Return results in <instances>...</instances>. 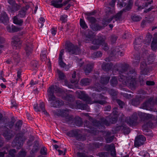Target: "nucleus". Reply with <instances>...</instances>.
<instances>
[{
	"label": "nucleus",
	"instance_id": "f257e3e1",
	"mask_svg": "<svg viewBox=\"0 0 157 157\" xmlns=\"http://www.w3.org/2000/svg\"><path fill=\"white\" fill-rule=\"evenodd\" d=\"M113 70L120 73L118 80L122 83L128 86L131 89H135L136 85V72L134 69L129 67L127 64H115Z\"/></svg>",
	"mask_w": 157,
	"mask_h": 157
},
{
	"label": "nucleus",
	"instance_id": "f03ea898",
	"mask_svg": "<svg viewBox=\"0 0 157 157\" xmlns=\"http://www.w3.org/2000/svg\"><path fill=\"white\" fill-rule=\"evenodd\" d=\"M109 122L104 117L101 118L100 121L94 120L92 123L88 121H86L84 124V127L89 128L88 130V132L95 135H97L99 131L97 130L98 128L101 129L99 131L103 132V130L105 128V125L108 126L110 125Z\"/></svg>",
	"mask_w": 157,
	"mask_h": 157
},
{
	"label": "nucleus",
	"instance_id": "7ed1b4c3",
	"mask_svg": "<svg viewBox=\"0 0 157 157\" xmlns=\"http://www.w3.org/2000/svg\"><path fill=\"white\" fill-rule=\"evenodd\" d=\"M2 114L0 113V128L2 130V134L7 140H10L13 136L14 135L12 133V131L9 129L7 127L12 128L14 122L12 121H9L7 118H3Z\"/></svg>",
	"mask_w": 157,
	"mask_h": 157
},
{
	"label": "nucleus",
	"instance_id": "20e7f679",
	"mask_svg": "<svg viewBox=\"0 0 157 157\" xmlns=\"http://www.w3.org/2000/svg\"><path fill=\"white\" fill-rule=\"evenodd\" d=\"M147 54L148 51L146 50L142 54L143 61L140 65L141 73L144 75H147L151 71L152 67L148 65L152 64L154 62L153 55L150 54L148 55Z\"/></svg>",
	"mask_w": 157,
	"mask_h": 157
},
{
	"label": "nucleus",
	"instance_id": "39448f33",
	"mask_svg": "<svg viewBox=\"0 0 157 157\" xmlns=\"http://www.w3.org/2000/svg\"><path fill=\"white\" fill-rule=\"evenodd\" d=\"M67 135L70 137H74L79 141H84L86 139L85 136L80 133L79 130L76 129L70 131L67 133Z\"/></svg>",
	"mask_w": 157,
	"mask_h": 157
},
{
	"label": "nucleus",
	"instance_id": "423d86ee",
	"mask_svg": "<svg viewBox=\"0 0 157 157\" xmlns=\"http://www.w3.org/2000/svg\"><path fill=\"white\" fill-rule=\"evenodd\" d=\"M65 49L66 52L70 55H77L79 52V47L77 45H75L71 42L66 43Z\"/></svg>",
	"mask_w": 157,
	"mask_h": 157
},
{
	"label": "nucleus",
	"instance_id": "0eeeda50",
	"mask_svg": "<svg viewBox=\"0 0 157 157\" xmlns=\"http://www.w3.org/2000/svg\"><path fill=\"white\" fill-rule=\"evenodd\" d=\"M23 136V133L17 134L12 142V145L13 147H15L17 146L21 147L25 140Z\"/></svg>",
	"mask_w": 157,
	"mask_h": 157
},
{
	"label": "nucleus",
	"instance_id": "6e6552de",
	"mask_svg": "<svg viewBox=\"0 0 157 157\" xmlns=\"http://www.w3.org/2000/svg\"><path fill=\"white\" fill-rule=\"evenodd\" d=\"M92 96L94 100L92 101H91L92 104L93 103H98L101 105H103L105 103L106 101L105 100H100V99L106 100L107 98L105 97L101 94H96L94 93L92 94Z\"/></svg>",
	"mask_w": 157,
	"mask_h": 157
},
{
	"label": "nucleus",
	"instance_id": "1a4fd4ad",
	"mask_svg": "<svg viewBox=\"0 0 157 157\" xmlns=\"http://www.w3.org/2000/svg\"><path fill=\"white\" fill-rule=\"evenodd\" d=\"M13 40L12 41V44L14 49H18L21 47L22 41L20 38L17 36H15L12 38Z\"/></svg>",
	"mask_w": 157,
	"mask_h": 157
},
{
	"label": "nucleus",
	"instance_id": "9d476101",
	"mask_svg": "<svg viewBox=\"0 0 157 157\" xmlns=\"http://www.w3.org/2000/svg\"><path fill=\"white\" fill-rule=\"evenodd\" d=\"M153 103V98L151 97L141 105V108L143 109L149 110L152 106Z\"/></svg>",
	"mask_w": 157,
	"mask_h": 157
},
{
	"label": "nucleus",
	"instance_id": "9b49d317",
	"mask_svg": "<svg viewBox=\"0 0 157 157\" xmlns=\"http://www.w3.org/2000/svg\"><path fill=\"white\" fill-rule=\"evenodd\" d=\"M146 140L145 137L143 135H139L137 136L134 141V145L135 147H138L143 144Z\"/></svg>",
	"mask_w": 157,
	"mask_h": 157
},
{
	"label": "nucleus",
	"instance_id": "f8f14e48",
	"mask_svg": "<svg viewBox=\"0 0 157 157\" xmlns=\"http://www.w3.org/2000/svg\"><path fill=\"white\" fill-rule=\"evenodd\" d=\"M105 150L111 152V155L112 156L115 157L116 156V153L115 147L113 144H106L104 146Z\"/></svg>",
	"mask_w": 157,
	"mask_h": 157
},
{
	"label": "nucleus",
	"instance_id": "ddd939ff",
	"mask_svg": "<svg viewBox=\"0 0 157 157\" xmlns=\"http://www.w3.org/2000/svg\"><path fill=\"white\" fill-rule=\"evenodd\" d=\"M78 98L83 101H86L87 103L91 104L92 103L91 98L87 94H85L84 91H82L79 94Z\"/></svg>",
	"mask_w": 157,
	"mask_h": 157
},
{
	"label": "nucleus",
	"instance_id": "4468645a",
	"mask_svg": "<svg viewBox=\"0 0 157 157\" xmlns=\"http://www.w3.org/2000/svg\"><path fill=\"white\" fill-rule=\"evenodd\" d=\"M21 7L20 5L15 3L11 5V6H8L7 7V10L9 13H13L18 10Z\"/></svg>",
	"mask_w": 157,
	"mask_h": 157
},
{
	"label": "nucleus",
	"instance_id": "2eb2a0df",
	"mask_svg": "<svg viewBox=\"0 0 157 157\" xmlns=\"http://www.w3.org/2000/svg\"><path fill=\"white\" fill-rule=\"evenodd\" d=\"M51 101L50 105L55 108H59L63 105V101L61 100H58L56 97L54 100L48 101Z\"/></svg>",
	"mask_w": 157,
	"mask_h": 157
},
{
	"label": "nucleus",
	"instance_id": "dca6fc26",
	"mask_svg": "<svg viewBox=\"0 0 157 157\" xmlns=\"http://www.w3.org/2000/svg\"><path fill=\"white\" fill-rule=\"evenodd\" d=\"M54 86L53 85L51 86L49 88L47 91L48 101L54 100L55 99V96L54 94Z\"/></svg>",
	"mask_w": 157,
	"mask_h": 157
},
{
	"label": "nucleus",
	"instance_id": "f3484780",
	"mask_svg": "<svg viewBox=\"0 0 157 157\" xmlns=\"http://www.w3.org/2000/svg\"><path fill=\"white\" fill-rule=\"evenodd\" d=\"M73 117L71 115H69L66 112L61 119L62 122L64 123H73Z\"/></svg>",
	"mask_w": 157,
	"mask_h": 157
},
{
	"label": "nucleus",
	"instance_id": "a211bd4d",
	"mask_svg": "<svg viewBox=\"0 0 157 157\" xmlns=\"http://www.w3.org/2000/svg\"><path fill=\"white\" fill-rule=\"evenodd\" d=\"M116 130L119 131L121 130V131L123 132L124 134L128 135L130 132V128L126 125L123 124L120 126H118L115 128Z\"/></svg>",
	"mask_w": 157,
	"mask_h": 157
},
{
	"label": "nucleus",
	"instance_id": "6ab92c4d",
	"mask_svg": "<svg viewBox=\"0 0 157 157\" xmlns=\"http://www.w3.org/2000/svg\"><path fill=\"white\" fill-rule=\"evenodd\" d=\"M153 126L154 124L151 121H147L142 126L143 130L144 132H147L149 128H153Z\"/></svg>",
	"mask_w": 157,
	"mask_h": 157
},
{
	"label": "nucleus",
	"instance_id": "aec40b11",
	"mask_svg": "<svg viewBox=\"0 0 157 157\" xmlns=\"http://www.w3.org/2000/svg\"><path fill=\"white\" fill-rule=\"evenodd\" d=\"M0 21L5 25L7 24L9 21V17L4 11H2L0 14Z\"/></svg>",
	"mask_w": 157,
	"mask_h": 157
},
{
	"label": "nucleus",
	"instance_id": "412c9836",
	"mask_svg": "<svg viewBox=\"0 0 157 157\" xmlns=\"http://www.w3.org/2000/svg\"><path fill=\"white\" fill-rule=\"evenodd\" d=\"M29 8V6H26L25 7H23L19 11L17 16L20 18L25 17V16L26 12Z\"/></svg>",
	"mask_w": 157,
	"mask_h": 157
},
{
	"label": "nucleus",
	"instance_id": "4be33fe9",
	"mask_svg": "<svg viewBox=\"0 0 157 157\" xmlns=\"http://www.w3.org/2000/svg\"><path fill=\"white\" fill-rule=\"evenodd\" d=\"M86 37V42H88L89 41H91L94 37V33L89 29L87 30L85 34Z\"/></svg>",
	"mask_w": 157,
	"mask_h": 157
},
{
	"label": "nucleus",
	"instance_id": "5701e85b",
	"mask_svg": "<svg viewBox=\"0 0 157 157\" xmlns=\"http://www.w3.org/2000/svg\"><path fill=\"white\" fill-rule=\"evenodd\" d=\"M62 2L63 0H52L51 2L50 5L55 8H60L62 7Z\"/></svg>",
	"mask_w": 157,
	"mask_h": 157
},
{
	"label": "nucleus",
	"instance_id": "b1692460",
	"mask_svg": "<svg viewBox=\"0 0 157 157\" xmlns=\"http://www.w3.org/2000/svg\"><path fill=\"white\" fill-rule=\"evenodd\" d=\"M106 118L109 120L110 124H112L115 123L117 120L118 115L110 114L106 117Z\"/></svg>",
	"mask_w": 157,
	"mask_h": 157
},
{
	"label": "nucleus",
	"instance_id": "393cba45",
	"mask_svg": "<svg viewBox=\"0 0 157 157\" xmlns=\"http://www.w3.org/2000/svg\"><path fill=\"white\" fill-rule=\"evenodd\" d=\"M76 106L77 108L82 110H85L87 109L88 106L86 104H83L79 101L78 100L76 102Z\"/></svg>",
	"mask_w": 157,
	"mask_h": 157
},
{
	"label": "nucleus",
	"instance_id": "a878e982",
	"mask_svg": "<svg viewBox=\"0 0 157 157\" xmlns=\"http://www.w3.org/2000/svg\"><path fill=\"white\" fill-rule=\"evenodd\" d=\"M63 93V95L62 96L63 99L69 102H71L74 101V98L72 95L67 94L65 93Z\"/></svg>",
	"mask_w": 157,
	"mask_h": 157
},
{
	"label": "nucleus",
	"instance_id": "bb28decb",
	"mask_svg": "<svg viewBox=\"0 0 157 157\" xmlns=\"http://www.w3.org/2000/svg\"><path fill=\"white\" fill-rule=\"evenodd\" d=\"M113 64L111 63H103L102 65V68L104 71H108L112 68Z\"/></svg>",
	"mask_w": 157,
	"mask_h": 157
},
{
	"label": "nucleus",
	"instance_id": "cd10ccee",
	"mask_svg": "<svg viewBox=\"0 0 157 157\" xmlns=\"http://www.w3.org/2000/svg\"><path fill=\"white\" fill-rule=\"evenodd\" d=\"M93 68V65L92 64H87L84 68V70L85 74L87 75L90 73L92 71Z\"/></svg>",
	"mask_w": 157,
	"mask_h": 157
},
{
	"label": "nucleus",
	"instance_id": "c85d7f7f",
	"mask_svg": "<svg viewBox=\"0 0 157 157\" xmlns=\"http://www.w3.org/2000/svg\"><path fill=\"white\" fill-rule=\"evenodd\" d=\"M90 28L94 31H100L103 29L101 25H100L98 23H95L93 25H90Z\"/></svg>",
	"mask_w": 157,
	"mask_h": 157
},
{
	"label": "nucleus",
	"instance_id": "c756f323",
	"mask_svg": "<svg viewBox=\"0 0 157 157\" xmlns=\"http://www.w3.org/2000/svg\"><path fill=\"white\" fill-rule=\"evenodd\" d=\"M73 122L77 126H81L82 125V121L81 118L79 117H75L73 118Z\"/></svg>",
	"mask_w": 157,
	"mask_h": 157
},
{
	"label": "nucleus",
	"instance_id": "7c9ffc66",
	"mask_svg": "<svg viewBox=\"0 0 157 157\" xmlns=\"http://www.w3.org/2000/svg\"><path fill=\"white\" fill-rule=\"evenodd\" d=\"M133 58L134 59L133 61V63L135 64V65H138L139 63L140 59V53L138 52L136 53V54L134 55Z\"/></svg>",
	"mask_w": 157,
	"mask_h": 157
},
{
	"label": "nucleus",
	"instance_id": "2f4dec72",
	"mask_svg": "<svg viewBox=\"0 0 157 157\" xmlns=\"http://www.w3.org/2000/svg\"><path fill=\"white\" fill-rule=\"evenodd\" d=\"M141 95H137L132 100V104L133 105L137 106L139 105L140 102V98Z\"/></svg>",
	"mask_w": 157,
	"mask_h": 157
},
{
	"label": "nucleus",
	"instance_id": "473e14b6",
	"mask_svg": "<svg viewBox=\"0 0 157 157\" xmlns=\"http://www.w3.org/2000/svg\"><path fill=\"white\" fill-rule=\"evenodd\" d=\"M126 121L131 127L135 126L136 124V122L130 117L126 119Z\"/></svg>",
	"mask_w": 157,
	"mask_h": 157
},
{
	"label": "nucleus",
	"instance_id": "72a5a7b5",
	"mask_svg": "<svg viewBox=\"0 0 157 157\" xmlns=\"http://www.w3.org/2000/svg\"><path fill=\"white\" fill-rule=\"evenodd\" d=\"M113 19V17H110L109 18H104L102 20V27L103 29L105 26H107L108 24Z\"/></svg>",
	"mask_w": 157,
	"mask_h": 157
},
{
	"label": "nucleus",
	"instance_id": "f704fd0d",
	"mask_svg": "<svg viewBox=\"0 0 157 157\" xmlns=\"http://www.w3.org/2000/svg\"><path fill=\"white\" fill-rule=\"evenodd\" d=\"M109 76L103 75L101 78L100 82L103 85H106L109 82Z\"/></svg>",
	"mask_w": 157,
	"mask_h": 157
},
{
	"label": "nucleus",
	"instance_id": "c9c22d12",
	"mask_svg": "<svg viewBox=\"0 0 157 157\" xmlns=\"http://www.w3.org/2000/svg\"><path fill=\"white\" fill-rule=\"evenodd\" d=\"M104 39L101 37H99L98 39H94L92 41V44H96L98 46L101 45L102 43L104 42Z\"/></svg>",
	"mask_w": 157,
	"mask_h": 157
},
{
	"label": "nucleus",
	"instance_id": "e433bc0d",
	"mask_svg": "<svg viewBox=\"0 0 157 157\" xmlns=\"http://www.w3.org/2000/svg\"><path fill=\"white\" fill-rule=\"evenodd\" d=\"M133 3V0H128L127 4V5H126L125 8L123 9L124 10V12L130 10L132 6Z\"/></svg>",
	"mask_w": 157,
	"mask_h": 157
},
{
	"label": "nucleus",
	"instance_id": "4c0bfd02",
	"mask_svg": "<svg viewBox=\"0 0 157 157\" xmlns=\"http://www.w3.org/2000/svg\"><path fill=\"white\" fill-rule=\"evenodd\" d=\"M124 9H122L117 14L111 17H113V19H114L116 21H120L121 18V16L123 12H124Z\"/></svg>",
	"mask_w": 157,
	"mask_h": 157
},
{
	"label": "nucleus",
	"instance_id": "58836bf2",
	"mask_svg": "<svg viewBox=\"0 0 157 157\" xmlns=\"http://www.w3.org/2000/svg\"><path fill=\"white\" fill-rule=\"evenodd\" d=\"M13 23L20 26H22L23 22V20L18 18L17 16H14L13 18Z\"/></svg>",
	"mask_w": 157,
	"mask_h": 157
},
{
	"label": "nucleus",
	"instance_id": "ea45409f",
	"mask_svg": "<svg viewBox=\"0 0 157 157\" xmlns=\"http://www.w3.org/2000/svg\"><path fill=\"white\" fill-rule=\"evenodd\" d=\"M13 62L16 64H17L20 61V58L19 55L17 53L14 54L13 56Z\"/></svg>",
	"mask_w": 157,
	"mask_h": 157
},
{
	"label": "nucleus",
	"instance_id": "a19ab883",
	"mask_svg": "<svg viewBox=\"0 0 157 157\" xmlns=\"http://www.w3.org/2000/svg\"><path fill=\"white\" fill-rule=\"evenodd\" d=\"M66 112V110H61L60 109H57L56 111L55 114L58 116L61 117L62 118Z\"/></svg>",
	"mask_w": 157,
	"mask_h": 157
},
{
	"label": "nucleus",
	"instance_id": "79ce46f5",
	"mask_svg": "<svg viewBox=\"0 0 157 157\" xmlns=\"http://www.w3.org/2000/svg\"><path fill=\"white\" fill-rule=\"evenodd\" d=\"M32 45L31 44H28L26 45V47L25 48V51L26 55L28 56L32 52Z\"/></svg>",
	"mask_w": 157,
	"mask_h": 157
},
{
	"label": "nucleus",
	"instance_id": "37998d69",
	"mask_svg": "<svg viewBox=\"0 0 157 157\" xmlns=\"http://www.w3.org/2000/svg\"><path fill=\"white\" fill-rule=\"evenodd\" d=\"M39 66L38 62L36 60H33L31 62V67L32 69L33 70H36Z\"/></svg>",
	"mask_w": 157,
	"mask_h": 157
},
{
	"label": "nucleus",
	"instance_id": "c03bdc74",
	"mask_svg": "<svg viewBox=\"0 0 157 157\" xmlns=\"http://www.w3.org/2000/svg\"><path fill=\"white\" fill-rule=\"evenodd\" d=\"M39 142L38 140H35L34 142L33 148L32 149V151L37 152L39 150Z\"/></svg>",
	"mask_w": 157,
	"mask_h": 157
},
{
	"label": "nucleus",
	"instance_id": "a18cd8bd",
	"mask_svg": "<svg viewBox=\"0 0 157 157\" xmlns=\"http://www.w3.org/2000/svg\"><path fill=\"white\" fill-rule=\"evenodd\" d=\"M157 39L153 38V40L151 44V49L155 51L157 49Z\"/></svg>",
	"mask_w": 157,
	"mask_h": 157
},
{
	"label": "nucleus",
	"instance_id": "49530a36",
	"mask_svg": "<svg viewBox=\"0 0 157 157\" xmlns=\"http://www.w3.org/2000/svg\"><path fill=\"white\" fill-rule=\"evenodd\" d=\"M86 19L90 23V25H93L97 21V20L96 18L94 17L87 16Z\"/></svg>",
	"mask_w": 157,
	"mask_h": 157
},
{
	"label": "nucleus",
	"instance_id": "de8ad7c7",
	"mask_svg": "<svg viewBox=\"0 0 157 157\" xmlns=\"http://www.w3.org/2000/svg\"><path fill=\"white\" fill-rule=\"evenodd\" d=\"M22 124V122L21 120H19L16 123L15 125V129L16 131L19 130L21 129Z\"/></svg>",
	"mask_w": 157,
	"mask_h": 157
},
{
	"label": "nucleus",
	"instance_id": "09e8293b",
	"mask_svg": "<svg viewBox=\"0 0 157 157\" xmlns=\"http://www.w3.org/2000/svg\"><path fill=\"white\" fill-rule=\"evenodd\" d=\"M80 25L81 28L84 29H86L88 27L84 20L80 18Z\"/></svg>",
	"mask_w": 157,
	"mask_h": 157
},
{
	"label": "nucleus",
	"instance_id": "8fccbe9b",
	"mask_svg": "<svg viewBox=\"0 0 157 157\" xmlns=\"http://www.w3.org/2000/svg\"><path fill=\"white\" fill-rule=\"evenodd\" d=\"M108 93L113 98H116L117 95V92L113 89H110L108 90Z\"/></svg>",
	"mask_w": 157,
	"mask_h": 157
},
{
	"label": "nucleus",
	"instance_id": "3c124183",
	"mask_svg": "<svg viewBox=\"0 0 157 157\" xmlns=\"http://www.w3.org/2000/svg\"><path fill=\"white\" fill-rule=\"evenodd\" d=\"M90 81L87 78H85L82 79L81 81V82L82 85L87 86L90 84Z\"/></svg>",
	"mask_w": 157,
	"mask_h": 157
},
{
	"label": "nucleus",
	"instance_id": "603ef678",
	"mask_svg": "<svg viewBox=\"0 0 157 157\" xmlns=\"http://www.w3.org/2000/svg\"><path fill=\"white\" fill-rule=\"evenodd\" d=\"M57 72L58 75V78L60 80H62L64 79L65 77L64 73L59 70H57Z\"/></svg>",
	"mask_w": 157,
	"mask_h": 157
},
{
	"label": "nucleus",
	"instance_id": "864d4df0",
	"mask_svg": "<svg viewBox=\"0 0 157 157\" xmlns=\"http://www.w3.org/2000/svg\"><path fill=\"white\" fill-rule=\"evenodd\" d=\"M102 53L100 51H98L94 52L92 54V56L94 58H97L101 57L102 56Z\"/></svg>",
	"mask_w": 157,
	"mask_h": 157
},
{
	"label": "nucleus",
	"instance_id": "5fc2aeb1",
	"mask_svg": "<svg viewBox=\"0 0 157 157\" xmlns=\"http://www.w3.org/2000/svg\"><path fill=\"white\" fill-rule=\"evenodd\" d=\"M117 78L115 77H113L110 80L111 84L113 86H115L117 84Z\"/></svg>",
	"mask_w": 157,
	"mask_h": 157
},
{
	"label": "nucleus",
	"instance_id": "6e6d98bb",
	"mask_svg": "<svg viewBox=\"0 0 157 157\" xmlns=\"http://www.w3.org/2000/svg\"><path fill=\"white\" fill-rule=\"evenodd\" d=\"M77 157H94L93 155H87L84 153L80 152L77 153Z\"/></svg>",
	"mask_w": 157,
	"mask_h": 157
},
{
	"label": "nucleus",
	"instance_id": "4d7b16f0",
	"mask_svg": "<svg viewBox=\"0 0 157 157\" xmlns=\"http://www.w3.org/2000/svg\"><path fill=\"white\" fill-rule=\"evenodd\" d=\"M39 108L41 110L44 112L45 114H48V113L45 110L44 105L43 102H41L39 104Z\"/></svg>",
	"mask_w": 157,
	"mask_h": 157
},
{
	"label": "nucleus",
	"instance_id": "13d9d810",
	"mask_svg": "<svg viewBox=\"0 0 157 157\" xmlns=\"http://www.w3.org/2000/svg\"><path fill=\"white\" fill-rule=\"evenodd\" d=\"M109 155L108 152L102 151L98 153V156L100 157H108Z\"/></svg>",
	"mask_w": 157,
	"mask_h": 157
},
{
	"label": "nucleus",
	"instance_id": "bf43d9fd",
	"mask_svg": "<svg viewBox=\"0 0 157 157\" xmlns=\"http://www.w3.org/2000/svg\"><path fill=\"white\" fill-rule=\"evenodd\" d=\"M114 136H105V139L107 143H110L113 140Z\"/></svg>",
	"mask_w": 157,
	"mask_h": 157
},
{
	"label": "nucleus",
	"instance_id": "052dcab7",
	"mask_svg": "<svg viewBox=\"0 0 157 157\" xmlns=\"http://www.w3.org/2000/svg\"><path fill=\"white\" fill-rule=\"evenodd\" d=\"M140 113H142L140 112L138 114L136 112L134 113L130 117L136 122L138 119V116Z\"/></svg>",
	"mask_w": 157,
	"mask_h": 157
},
{
	"label": "nucleus",
	"instance_id": "680f3d73",
	"mask_svg": "<svg viewBox=\"0 0 157 157\" xmlns=\"http://www.w3.org/2000/svg\"><path fill=\"white\" fill-rule=\"evenodd\" d=\"M94 87L95 90L98 91H100L103 89L102 87L99 83H96Z\"/></svg>",
	"mask_w": 157,
	"mask_h": 157
},
{
	"label": "nucleus",
	"instance_id": "e2e57ef3",
	"mask_svg": "<svg viewBox=\"0 0 157 157\" xmlns=\"http://www.w3.org/2000/svg\"><path fill=\"white\" fill-rule=\"evenodd\" d=\"M131 19L134 21H138L141 19V17L136 15H134L131 17Z\"/></svg>",
	"mask_w": 157,
	"mask_h": 157
},
{
	"label": "nucleus",
	"instance_id": "0e129e2a",
	"mask_svg": "<svg viewBox=\"0 0 157 157\" xmlns=\"http://www.w3.org/2000/svg\"><path fill=\"white\" fill-rule=\"evenodd\" d=\"M11 28L12 33L17 32L21 30V28L20 27H16L13 25L11 26Z\"/></svg>",
	"mask_w": 157,
	"mask_h": 157
},
{
	"label": "nucleus",
	"instance_id": "69168bd1",
	"mask_svg": "<svg viewBox=\"0 0 157 157\" xmlns=\"http://www.w3.org/2000/svg\"><path fill=\"white\" fill-rule=\"evenodd\" d=\"M117 39V37L115 35L111 36L110 38V40L111 44H113L115 43Z\"/></svg>",
	"mask_w": 157,
	"mask_h": 157
},
{
	"label": "nucleus",
	"instance_id": "338daca9",
	"mask_svg": "<svg viewBox=\"0 0 157 157\" xmlns=\"http://www.w3.org/2000/svg\"><path fill=\"white\" fill-rule=\"evenodd\" d=\"M67 15L64 14L60 16V20L62 21L63 23L66 22L67 21Z\"/></svg>",
	"mask_w": 157,
	"mask_h": 157
},
{
	"label": "nucleus",
	"instance_id": "774afa93",
	"mask_svg": "<svg viewBox=\"0 0 157 157\" xmlns=\"http://www.w3.org/2000/svg\"><path fill=\"white\" fill-rule=\"evenodd\" d=\"M26 155V152L25 151H21L18 154V157H25Z\"/></svg>",
	"mask_w": 157,
	"mask_h": 157
}]
</instances>
